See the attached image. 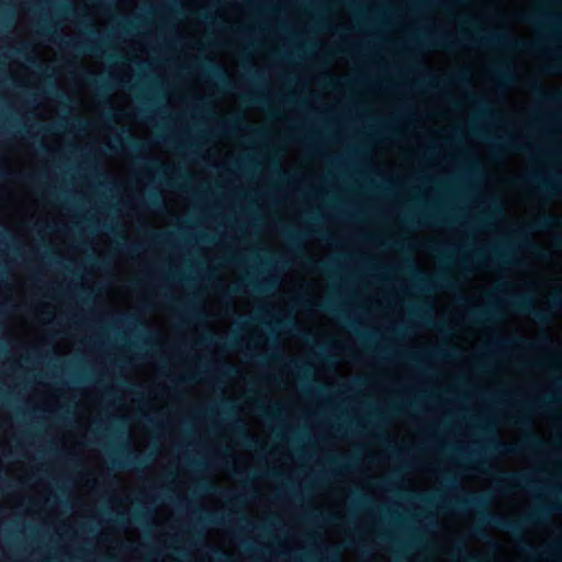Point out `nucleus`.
Listing matches in <instances>:
<instances>
[{"label": "nucleus", "mask_w": 562, "mask_h": 562, "mask_svg": "<svg viewBox=\"0 0 562 562\" xmlns=\"http://www.w3.org/2000/svg\"><path fill=\"white\" fill-rule=\"evenodd\" d=\"M423 501L430 505L440 504L442 508H452L458 512L475 509L484 525L515 536L522 533L527 526L543 522L547 517L559 509L558 505L539 506L519 519H508L499 514L486 513L485 508L490 504V498L483 494L468 493L464 497H458L453 502L443 498L441 495L427 497Z\"/></svg>", "instance_id": "1"}, {"label": "nucleus", "mask_w": 562, "mask_h": 562, "mask_svg": "<svg viewBox=\"0 0 562 562\" xmlns=\"http://www.w3.org/2000/svg\"><path fill=\"white\" fill-rule=\"evenodd\" d=\"M403 270L414 280V286L420 291L430 290L432 288L453 289L456 282L445 273H439L432 278L426 279L424 273L419 271L412 259H407L403 265Z\"/></svg>", "instance_id": "2"}, {"label": "nucleus", "mask_w": 562, "mask_h": 562, "mask_svg": "<svg viewBox=\"0 0 562 562\" xmlns=\"http://www.w3.org/2000/svg\"><path fill=\"white\" fill-rule=\"evenodd\" d=\"M472 42L479 44L481 46L490 47L496 45L509 46L518 49L526 50H540V45L538 43H527L517 38H512L505 33H484L480 34L479 32L472 38Z\"/></svg>", "instance_id": "3"}, {"label": "nucleus", "mask_w": 562, "mask_h": 562, "mask_svg": "<svg viewBox=\"0 0 562 562\" xmlns=\"http://www.w3.org/2000/svg\"><path fill=\"white\" fill-rule=\"evenodd\" d=\"M513 248L509 244L505 243L502 246H488L486 248H480L475 250L473 255V259L477 263H503L510 265L513 263L510 260V252Z\"/></svg>", "instance_id": "4"}, {"label": "nucleus", "mask_w": 562, "mask_h": 562, "mask_svg": "<svg viewBox=\"0 0 562 562\" xmlns=\"http://www.w3.org/2000/svg\"><path fill=\"white\" fill-rule=\"evenodd\" d=\"M508 304L521 314L530 315L535 322L539 324H547L550 321L548 311L535 307L532 299L528 294H516L508 300Z\"/></svg>", "instance_id": "5"}, {"label": "nucleus", "mask_w": 562, "mask_h": 562, "mask_svg": "<svg viewBox=\"0 0 562 562\" xmlns=\"http://www.w3.org/2000/svg\"><path fill=\"white\" fill-rule=\"evenodd\" d=\"M114 453L116 458H111V463L116 469L140 470L148 463V457L131 453L122 446H120Z\"/></svg>", "instance_id": "6"}, {"label": "nucleus", "mask_w": 562, "mask_h": 562, "mask_svg": "<svg viewBox=\"0 0 562 562\" xmlns=\"http://www.w3.org/2000/svg\"><path fill=\"white\" fill-rule=\"evenodd\" d=\"M498 482L503 485L504 491L512 490H535L536 485L532 477L521 472H501L497 475Z\"/></svg>", "instance_id": "7"}, {"label": "nucleus", "mask_w": 562, "mask_h": 562, "mask_svg": "<svg viewBox=\"0 0 562 562\" xmlns=\"http://www.w3.org/2000/svg\"><path fill=\"white\" fill-rule=\"evenodd\" d=\"M520 21L542 26L549 31H552V33H555L562 24V19L559 15L547 13L540 9H537L530 13L521 14Z\"/></svg>", "instance_id": "8"}, {"label": "nucleus", "mask_w": 562, "mask_h": 562, "mask_svg": "<svg viewBox=\"0 0 562 562\" xmlns=\"http://www.w3.org/2000/svg\"><path fill=\"white\" fill-rule=\"evenodd\" d=\"M315 308L318 312H327V313L336 314L346 325H348L350 328H352L359 337H361L362 339H371L372 335H370L367 331L358 330V326H357L358 323L356 321L351 319L347 313L339 310L337 304L334 301L327 300L325 302L318 303L315 305Z\"/></svg>", "instance_id": "9"}, {"label": "nucleus", "mask_w": 562, "mask_h": 562, "mask_svg": "<svg viewBox=\"0 0 562 562\" xmlns=\"http://www.w3.org/2000/svg\"><path fill=\"white\" fill-rule=\"evenodd\" d=\"M276 286V281L272 279H263L262 281H256L252 279L247 280L245 284L239 283L234 286L228 288L223 292L225 297H232L234 295L240 294L246 288H249L254 292L263 293L270 291Z\"/></svg>", "instance_id": "10"}, {"label": "nucleus", "mask_w": 562, "mask_h": 562, "mask_svg": "<svg viewBox=\"0 0 562 562\" xmlns=\"http://www.w3.org/2000/svg\"><path fill=\"white\" fill-rule=\"evenodd\" d=\"M199 70L202 76L220 82L224 89L233 88L232 83L227 79L225 69L222 66L213 63L211 59H204V61L199 65Z\"/></svg>", "instance_id": "11"}, {"label": "nucleus", "mask_w": 562, "mask_h": 562, "mask_svg": "<svg viewBox=\"0 0 562 562\" xmlns=\"http://www.w3.org/2000/svg\"><path fill=\"white\" fill-rule=\"evenodd\" d=\"M521 450V447L512 443L502 441L496 437H491L485 446L484 452L497 456H515L518 454Z\"/></svg>", "instance_id": "12"}, {"label": "nucleus", "mask_w": 562, "mask_h": 562, "mask_svg": "<svg viewBox=\"0 0 562 562\" xmlns=\"http://www.w3.org/2000/svg\"><path fill=\"white\" fill-rule=\"evenodd\" d=\"M524 550L537 560L562 561V546L560 543L548 544L542 550H538L530 544H526Z\"/></svg>", "instance_id": "13"}, {"label": "nucleus", "mask_w": 562, "mask_h": 562, "mask_svg": "<svg viewBox=\"0 0 562 562\" xmlns=\"http://www.w3.org/2000/svg\"><path fill=\"white\" fill-rule=\"evenodd\" d=\"M521 181L532 186L536 193L553 195L559 192L558 187L553 181L541 177L539 173H531L525 177Z\"/></svg>", "instance_id": "14"}, {"label": "nucleus", "mask_w": 562, "mask_h": 562, "mask_svg": "<svg viewBox=\"0 0 562 562\" xmlns=\"http://www.w3.org/2000/svg\"><path fill=\"white\" fill-rule=\"evenodd\" d=\"M551 227L562 228V217L554 215H541L537 217L531 224V228L533 231H546ZM554 243L557 247L562 249V235L555 238Z\"/></svg>", "instance_id": "15"}, {"label": "nucleus", "mask_w": 562, "mask_h": 562, "mask_svg": "<svg viewBox=\"0 0 562 562\" xmlns=\"http://www.w3.org/2000/svg\"><path fill=\"white\" fill-rule=\"evenodd\" d=\"M232 427L235 429V431L240 440V443L244 447H246L248 449H254L257 451L263 450V447L260 445V442L257 439H255L254 436H251L249 432L246 431L244 425L241 424V422L239 419H236L232 424Z\"/></svg>", "instance_id": "16"}, {"label": "nucleus", "mask_w": 562, "mask_h": 562, "mask_svg": "<svg viewBox=\"0 0 562 562\" xmlns=\"http://www.w3.org/2000/svg\"><path fill=\"white\" fill-rule=\"evenodd\" d=\"M420 44L432 46L436 48H454L459 46V42L451 38V36L446 34H438V35H425L420 40Z\"/></svg>", "instance_id": "17"}, {"label": "nucleus", "mask_w": 562, "mask_h": 562, "mask_svg": "<svg viewBox=\"0 0 562 562\" xmlns=\"http://www.w3.org/2000/svg\"><path fill=\"white\" fill-rule=\"evenodd\" d=\"M491 143L495 146V148L498 149H506L514 153H521L526 154L530 151L529 146L521 145L516 138L514 137H504V138H494L491 139Z\"/></svg>", "instance_id": "18"}, {"label": "nucleus", "mask_w": 562, "mask_h": 562, "mask_svg": "<svg viewBox=\"0 0 562 562\" xmlns=\"http://www.w3.org/2000/svg\"><path fill=\"white\" fill-rule=\"evenodd\" d=\"M290 367H291V369L295 370L300 374L301 380L303 382H306V384H307L306 392L307 393H313V394L319 395L325 391V387L323 385H317L316 387H310L311 379H310V369L307 366L302 364L296 360H292L290 362Z\"/></svg>", "instance_id": "19"}, {"label": "nucleus", "mask_w": 562, "mask_h": 562, "mask_svg": "<svg viewBox=\"0 0 562 562\" xmlns=\"http://www.w3.org/2000/svg\"><path fill=\"white\" fill-rule=\"evenodd\" d=\"M124 133L125 132L115 134V136L113 137L114 144L109 145L110 149H117L116 145H126L134 153H139L144 149V145L142 143L135 139L131 134L123 136Z\"/></svg>", "instance_id": "20"}, {"label": "nucleus", "mask_w": 562, "mask_h": 562, "mask_svg": "<svg viewBox=\"0 0 562 562\" xmlns=\"http://www.w3.org/2000/svg\"><path fill=\"white\" fill-rule=\"evenodd\" d=\"M66 48L72 49L77 53L86 54V53H99L102 50V46L99 43H95L92 40H88L86 42H75V41H66L63 42Z\"/></svg>", "instance_id": "21"}, {"label": "nucleus", "mask_w": 562, "mask_h": 562, "mask_svg": "<svg viewBox=\"0 0 562 562\" xmlns=\"http://www.w3.org/2000/svg\"><path fill=\"white\" fill-rule=\"evenodd\" d=\"M497 313L494 310H469L467 319L475 325H482L496 318Z\"/></svg>", "instance_id": "22"}, {"label": "nucleus", "mask_w": 562, "mask_h": 562, "mask_svg": "<svg viewBox=\"0 0 562 562\" xmlns=\"http://www.w3.org/2000/svg\"><path fill=\"white\" fill-rule=\"evenodd\" d=\"M415 72L422 74L423 76L415 81L417 87L426 86L427 88L435 90L440 88V82L432 78H426L428 70L424 66H416L412 69Z\"/></svg>", "instance_id": "23"}, {"label": "nucleus", "mask_w": 562, "mask_h": 562, "mask_svg": "<svg viewBox=\"0 0 562 562\" xmlns=\"http://www.w3.org/2000/svg\"><path fill=\"white\" fill-rule=\"evenodd\" d=\"M193 514L196 517L198 522L201 525L209 524V525L218 526L224 522L223 517H221L216 513L205 512L204 515H202L203 512L201 509H198V510H193Z\"/></svg>", "instance_id": "24"}, {"label": "nucleus", "mask_w": 562, "mask_h": 562, "mask_svg": "<svg viewBox=\"0 0 562 562\" xmlns=\"http://www.w3.org/2000/svg\"><path fill=\"white\" fill-rule=\"evenodd\" d=\"M83 78L88 83L98 86L100 93L106 92L114 88V85L112 82L99 81L97 76L91 71H86L83 74Z\"/></svg>", "instance_id": "25"}, {"label": "nucleus", "mask_w": 562, "mask_h": 562, "mask_svg": "<svg viewBox=\"0 0 562 562\" xmlns=\"http://www.w3.org/2000/svg\"><path fill=\"white\" fill-rule=\"evenodd\" d=\"M495 72L502 83H506L513 79L512 68L507 63H496Z\"/></svg>", "instance_id": "26"}, {"label": "nucleus", "mask_w": 562, "mask_h": 562, "mask_svg": "<svg viewBox=\"0 0 562 562\" xmlns=\"http://www.w3.org/2000/svg\"><path fill=\"white\" fill-rule=\"evenodd\" d=\"M13 54L23 58L30 66L41 68L40 61L29 53L27 46L14 48Z\"/></svg>", "instance_id": "27"}, {"label": "nucleus", "mask_w": 562, "mask_h": 562, "mask_svg": "<svg viewBox=\"0 0 562 562\" xmlns=\"http://www.w3.org/2000/svg\"><path fill=\"white\" fill-rule=\"evenodd\" d=\"M525 241V247L538 259L540 260H547L549 257V254L543 250L540 246L529 241L527 238H522Z\"/></svg>", "instance_id": "28"}, {"label": "nucleus", "mask_w": 562, "mask_h": 562, "mask_svg": "<svg viewBox=\"0 0 562 562\" xmlns=\"http://www.w3.org/2000/svg\"><path fill=\"white\" fill-rule=\"evenodd\" d=\"M530 90L536 95L541 97L546 101H550V102L557 101L559 99V97H560V94H558V93H547V92H544L543 89L541 88V86L539 83H537V82H532L531 83Z\"/></svg>", "instance_id": "29"}, {"label": "nucleus", "mask_w": 562, "mask_h": 562, "mask_svg": "<svg viewBox=\"0 0 562 562\" xmlns=\"http://www.w3.org/2000/svg\"><path fill=\"white\" fill-rule=\"evenodd\" d=\"M524 442L527 448L533 449V450L541 449L543 447V442L533 432H528L526 435V437L524 438Z\"/></svg>", "instance_id": "30"}, {"label": "nucleus", "mask_w": 562, "mask_h": 562, "mask_svg": "<svg viewBox=\"0 0 562 562\" xmlns=\"http://www.w3.org/2000/svg\"><path fill=\"white\" fill-rule=\"evenodd\" d=\"M116 322L127 326L133 325L135 328L138 326L144 327V324L136 316L130 314L117 317Z\"/></svg>", "instance_id": "31"}, {"label": "nucleus", "mask_w": 562, "mask_h": 562, "mask_svg": "<svg viewBox=\"0 0 562 562\" xmlns=\"http://www.w3.org/2000/svg\"><path fill=\"white\" fill-rule=\"evenodd\" d=\"M307 263L312 267L313 270L324 273V274H330L333 272V266L325 262H317L313 261L311 259H307Z\"/></svg>", "instance_id": "32"}, {"label": "nucleus", "mask_w": 562, "mask_h": 562, "mask_svg": "<svg viewBox=\"0 0 562 562\" xmlns=\"http://www.w3.org/2000/svg\"><path fill=\"white\" fill-rule=\"evenodd\" d=\"M147 236L155 244H159V245H169L170 244V240H169L170 235L169 234H162V233H157L155 231H149L147 233Z\"/></svg>", "instance_id": "33"}, {"label": "nucleus", "mask_w": 562, "mask_h": 562, "mask_svg": "<svg viewBox=\"0 0 562 562\" xmlns=\"http://www.w3.org/2000/svg\"><path fill=\"white\" fill-rule=\"evenodd\" d=\"M282 235L292 246H299L302 239V235L288 227L282 231Z\"/></svg>", "instance_id": "34"}, {"label": "nucleus", "mask_w": 562, "mask_h": 562, "mask_svg": "<svg viewBox=\"0 0 562 562\" xmlns=\"http://www.w3.org/2000/svg\"><path fill=\"white\" fill-rule=\"evenodd\" d=\"M325 561L326 562H342L337 548L326 547L325 548Z\"/></svg>", "instance_id": "35"}, {"label": "nucleus", "mask_w": 562, "mask_h": 562, "mask_svg": "<svg viewBox=\"0 0 562 562\" xmlns=\"http://www.w3.org/2000/svg\"><path fill=\"white\" fill-rule=\"evenodd\" d=\"M146 202L154 209H161L164 206L161 198L158 195L157 192L154 191L149 192Z\"/></svg>", "instance_id": "36"}, {"label": "nucleus", "mask_w": 562, "mask_h": 562, "mask_svg": "<svg viewBox=\"0 0 562 562\" xmlns=\"http://www.w3.org/2000/svg\"><path fill=\"white\" fill-rule=\"evenodd\" d=\"M261 412L267 419H278L281 417L280 408L277 405H273L270 408H261Z\"/></svg>", "instance_id": "37"}, {"label": "nucleus", "mask_w": 562, "mask_h": 562, "mask_svg": "<svg viewBox=\"0 0 562 562\" xmlns=\"http://www.w3.org/2000/svg\"><path fill=\"white\" fill-rule=\"evenodd\" d=\"M244 101L250 103V104H266V99L258 97L256 93H246L240 97Z\"/></svg>", "instance_id": "38"}, {"label": "nucleus", "mask_w": 562, "mask_h": 562, "mask_svg": "<svg viewBox=\"0 0 562 562\" xmlns=\"http://www.w3.org/2000/svg\"><path fill=\"white\" fill-rule=\"evenodd\" d=\"M239 340L236 335L229 336L224 339V341L221 344V347L225 350H234L236 349Z\"/></svg>", "instance_id": "39"}, {"label": "nucleus", "mask_w": 562, "mask_h": 562, "mask_svg": "<svg viewBox=\"0 0 562 562\" xmlns=\"http://www.w3.org/2000/svg\"><path fill=\"white\" fill-rule=\"evenodd\" d=\"M43 36H47L52 42L56 43L57 38H61L60 36H56L55 30L52 29L50 25H42L41 32Z\"/></svg>", "instance_id": "40"}, {"label": "nucleus", "mask_w": 562, "mask_h": 562, "mask_svg": "<svg viewBox=\"0 0 562 562\" xmlns=\"http://www.w3.org/2000/svg\"><path fill=\"white\" fill-rule=\"evenodd\" d=\"M143 165H144L146 168H148V169H150V170H151V169H155V170H157L158 172H160V171H164V170H165L164 166H162L159 161H157V160H155V159L144 158Z\"/></svg>", "instance_id": "41"}, {"label": "nucleus", "mask_w": 562, "mask_h": 562, "mask_svg": "<svg viewBox=\"0 0 562 562\" xmlns=\"http://www.w3.org/2000/svg\"><path fill=\"white\" fill-rule=\"evenodd\" d=\"M183 314L189 318H200L202 316L201 312L192 304L184 307Z\"/></svg>", "instance_id": "42"}, {"label": "nucleus", "mask_w": 562, "mask_h": 562, "mask_svg": "<svg viewBox=\"0 0 562 562\" xmlns=\"http://www.w3.org/2000/svg\"><path fill=\"white\" fill-rule=\"evenodd\" d=\"M550 310H558L562 305V294H554L548 300Z\"/></svg>", "instance_id": "43"}, {"label": "nucleus", "mask_w": 562, "mask_h": 562, "mask_svg": "<svg viewBox=\"0 0 562 562\" xmlns=\"http://www.w3.org/2000/svg\"><path fill=\"white\" fill-rule=\"evenodd\" d=\"M142 245L138 243L121 244V249L128 254H136L142 249Z\"/></svg>", "instance_id": "44"}, {"label": "nucleus", "mask_w": 562, "mask_h": 562, "mask_svg": "<svg viewBox=\"0 0 562 562\" xmlns=\"http://www.w3.org/2000/svg\"><path fill=\"white\" fill-rule=\"evenodd\" d=\"M452 80L457 83H460V85H465L469 82V76H468V72L467 70L462 69L460 70L459 72H457L453 77H452Z\"/></svg>", "instance_id": "45"}, {"label": "nucleus", "mask_w": 562, "mask_h": 562, "mask_svg": "<svg viewBox=\"0 0 562 562\" xmlns=\"http://www.w3.org/2000/svg\"><path fill=\"white\" fill-rule=\"evenodd\" d=\"M221 412L225 416H232L234 414V406H233L232 402L228 400H223L221 403Z\"/></svg>", "instance_id": "46"}, {"label": "nucleus", "mask_w": 562, "mask_h": 562, "mask_svg": "<svg viewBox=\"0 0 562 562\" xmlns=\"http://www.w3.org/2000/svg\"><path fill=\"white\" fill-rule=\"evenodd\" d=\"M482 454H483V452L481 450H475V451L471 452L468 457H469V459L476 462L477 468L483 469V467L485 465L486 462H485V460L480 459Z\"/></svg>", "instance_id": "47"}, {"label": "nucleus", "mask_w": 562, "mask_h": 562, "mask_svg": "<svg viewBox=\"0 0 562 562\" xmlns=\"http://www.w3.org/2000/svg\"><path fill=\"white\" fill-rule=\"evenodd\" d=\"M445 482H446V485L449 490L451 491H459V485H458V481L454 476L452 475H446L445 476Z\"/></svg>", "instance_id": "48"}, {"label": "nucleus", "mask_w": 562, "mask_h": 562, "mask_svg": "<svg viewBox=\"0 0 562 562\" xmlns=\"http://www.w3.org/2000/svg\"><path fill=\"white\" fill-rule=\"evenodd\" d=\"M127 520H128V519H127L126 515H125V514H123V513L117 514V515L115 516V518L113 519V521H114L117 526H120V527L125 526V524L127 522Z\"/></svg>", "instance_id": "49"}, {"label": "nucleus", "mask_w": 562, "mask_h": 562, "mask_svg": "<svg viewBox=\"0 0 562 562\" xmlns=\"http://www.w3.org/2000/svg\"><path fill=\"white\" fill-rule=\"evenodd\" d=\"M136 25L132 20H126L124 24L121 25V30L125 33H130L133 29H135Z\"/></svg>", "instance_id": "50"}, {"label": "nucleus", "mask_w": 562, "mask_h": 562, "mask_svg": "<svg viewBox=\"0 0 562 562\" xmlns=\"http://www.w3.org/2000/svg\"><path fill=\"white\" fill-rule=\"evenodd\" d=\"M516 423L520 426H526L530 424V420L524 413H520L516 418Z\"/></svg>", "instance_id": "51"}, {"label": "nucleus", "mask_w": 562, "mask_h": 562, "mask_svg": "<svg viewBox=\"0 0 562 562\" xmlns=\"http://www.w3.org/2000/svg\"><path fill=\"white\" fill-rule=\"evenodd\" d=\"M330 464L333 465H337L339 468H349V464L347 463V461L345 459H331L329 461Z\"/></svg>", "instance_id": "52"}, {"label": "nucleus", "mask_w": 562, "mask_h": 562, "mask_svg": "<svg viewBox=\"0 0 562 562\" xmlns=\"http://www.w3.org/2000/svg\"><path fill=\"white\" fill-rule=\"evenodd\" d=\"M237 373V368L235 366H225V369L222 371L223 375L231 376Z\"/></svg>", "instance_id": "53"}, {"label": "nucleus", "mask_w": 562, "mask_h": 562, "mask_svg": "<svg viewBox=\"0 0 562 562\" xmlns=\"http://www.w3.org/2000/svg\"><path fill=\"white\" fill-rule=\"evenodd\" d=\"M147 517V514L144 513V512H138V513H135L134 516H133V519L138 522V524H143L145 521Z\"/></svg>", "instance_id": "54"}, {"label": "nucleus", "mask_w": 562, "mask_h": 562, "mask_svg": "<svg viewBox=\"0 0 562 562\" xmlns=\"http://www.w3.org/2000/svg\"><path fill=\"white\" fill-rule=\"evenodd\" d=\"M201 19L206 22V23H210V22H213L214 20V15L210 12V11H203L201 13Z\"/></svg>", "instance_id": "55"}, {"label": "nucleus", "mask_w": 562, "mask_h": 562, "mask_svg": "<svg viewBox=\"0 0 562 562\" xmlns=\"http://www.w3.org/2000/svg\"><path fill=\"white\" fill-rule=\"evenodd\" d=\"M199 488L203 492H209L214 488V485L210 482H202L200 483Z\"/></svg>", "instance_id": "56"}, {"label": "nucleus", "mask_w": 562, "mask_h": 562, "mask_svg": "<svg viewBox=\"0 0 562 562\" xmlns=\"http://www.w3.org/2000/svg\"><path fill=\"white\" fill-rule=\"evenodd\" d=\"M224 125L228 130H236L237 127H239L237 120H229V121L225 122Z\"/></svg>", "instance_id": "57"}, {"label": "nucleus", "mask_w": 562, "mask_h": 562, "mask_svg": "<svg viewBox=\"0 0 562 562\" xmlns=\"http://www.w3.org/2000/svg\"><path fill=\"white\" fill-rule=\"evenodd\" d=\"M202 344H220L217 340L214 339L212 335H206L201 339Z\"/></svg>", "instance_id": "58"}, {"label": "nucleus", "mask_w": 562, "mask_h": 562, "mask_svg": "<svg viewBox=\"0 0 562 562\" xmlns=\"http://www.w3.org/2000/svg\"><path fill=\"white\" fill-rule=\"evenodd\" d=\"M470 98H471L474 102H476L477 104H480L482 108L486 109L487 103H486V101H485V100H483V99H481V98H475V97H473V95H470ZM485 113H487V112H486V110H484V114H485Z\"/></svg>", "instance_id": "59"}, {"label": "nucleus", "mask_w": 562, "mask_h": 562, "mask_svg": "<svg viewBox=\"0 0 562 562\" xmlns=\"http://www.w3.org/2000/svg\"><path fill=\"white\" fill-rule=\"evenodd\" d=\"M551 402H554V400L552 397L549 398V401H546V400H539L537 402V407L538 408H546L548 406V403H551Z\"/></svg>", "instance_id": "60"}, {"label": "nucleus", "mask_w": 562, "mask_h": 562, "mask_svg": "<svg viewBox=\"0 0 562 562\" xmlns=\"http://www.w3.org/2000/svg\"><path fill=\"white\" fill-rule=\"evenodd\" d=\"M429 247L434 252H437L439 255L445 254L443 248L441 246H439L438 244L430 245Z\"/></svg>", "instance_id": "61"}, {"label": "nucleus", "mask_w": 562, "mask_h": 562, "mask_svg": "<svg viewBox=\"0 0 562 562\" xmlns=\"http://www.w3.org/2000/svg\"><path fill=\"white\" fill-rule=\"evenodd\" d=\"M431 356L435 358H443L445 356H447V353L443 349H436L435 351H432Z\"/></svg>", "instance_id": "62"}, {"label": "nucleus", "mask_w": 562, "mask_h": 562, "mask_svg": "<svg viewBox=\"0 0 562 562\" xmlns=\"http://www.w3.org/2000/svg\"><path fill=\"white\" fill-rule=\"evenodd\" d=\"M358 498H357V503L361 506H366V505H369L370 504V501L368 498H366L364 496H361V495H358Z\"/></svg>", "instance_id": "63"}, {"label": "nucleus", "mask_w": 562, "mask_h": 562, "mask_svg": "<svg viewBox=\"0 0 562 562\" xmlns=\"http://www.w3.org/2000/svg\"><path fill=\"white\" fill-rule=\"evenodd\" d=\"M551 493L562 502V490L561 488H553V490H551Z\"/></svg>", "instance_id": "64"}]
</instances>
